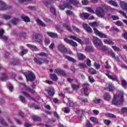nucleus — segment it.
I'll return each instance as SVG.
<instances>
[{
	"mask_svg": "<svg viewBox=\"0 0 127 127\" xmlns=\"http://www.w3.org/2000/svg\"><path fill=\"white\" fill-rule=\"evenodd\" d=\"M124 95L125 93L123 92L119 91L118 94L114 95V99L112 101V104L116 106L122 105L124 103Z\"/></svg>",
	"mask_w": 127,
	"mask_h": 127,
	"instance_id": "obj_1",
	"label": "nucleus"
},
{
	"mask_svg": "<svg viewBox=\"0 0 127 127\" xmlns=\"http://www.w3.org/2000/svg\"><path fill=\"white\" fill-rule=\"evenodd\" d=\"M71 3L75 6H81L80 2L77 0H67L66 3H64V5L60 6V8L62 10H64L65 7H67V8H69V9H71V8H72V6L71 5Z\"/></svg>",
	"mask_w": 127,
	"mask_h": 127,
	"instance_id": "obj_2",
	"label": "nucleus"
},
{
	"mask_svg": "<svg viewBox=\"0 0 127 127\" xmlns=\"http://www.w3.org/2000/svg\"><path fill=\"white\" fill-rule=\"evenodd\" d=\"M93 43L96 48L103 45V42H102L100 39L96 36L93 37Z\"/></svg>",
	"mask_w": 127,
	"mask_h": 127,
	"instance_id": "obj_3",
	"label": "nucleus"
},
{
	"mask_svg": "<svg viewBox=\"0 0 127 127\" xmlns=\"http://www.w3.org/2000/svg\"><path fill=\"white\" fill-rule=\"evenodd\" d=\"M95 13L98 15V16H100V17H104V16H105V11H104V9L101 7L96 8Z\"/></svg>",
	"mask_w": 127,
	"mask_h": 127,
	"instance_id": "obj_4",
	"label": "nucleus"
},
{
	"mask_svg": "<svg viewBox=\"0 0 127 127\" xmlns=\"http://www.w3.org/2000/svg\"><path fill=\"white\" fill-rule=\"evenodd\" d=\"M33 40H35L36 42H39V43H41V42H42L43 40V37H42V35L40 34L33 35Z\"/></svg>",
	"mask_w": 127,
	"mask_h": 127,
	"instance_id": "obj_5",
	"label": "nucleus"
},
{
	"mask_svg": "<svg viewBox=\"0 0 127 127\" xmlns=\"http://www.w3.org/2000/svg\"><path fill=\"white\" fill-rule=\"evenodd\" d=\"M93 30L95 34H96V35H98V36L100 37V38H107V37H108V36H107V35H106L105 33H103L100 32L96 28H93Z\"/></svg>",
	"mask_w": 127,
	"mask_h": 127,
	"instance_id": "obj_6",
	"label": "nucleus"
},
{
	"mask_svg": "<svg viewBox=\"0 0 127 127\" xmlns=\"http://www.w3.org/2000/svg\"><path fill=\"white\" fill-rule=\"evenodd\" d=\"M83 88L82 89V92L85 95V96H89V93H88V90H89V87L90 85L88 83H84L83 85Z\"/></svg>",
	"mask_w": 127,
	"mask_h": 127,
	"instance_id": "obj_7",
	"label": "nucleus"
},
{
	"mask_svg": "<svg viewBox=\"0 0 127 127\" xmlns=\"http://www.w3.org/2000/svg\"><path fill=\"white\" fill-rule=\"evenodd\" d=\"M25 76L27 81H32V72L31 71H28L27 72H23Z\"/></svg>",
	"mask_w": 127,
	"mask_h": 127,
	"instance_id": "obj_8",
	"label": "nucleus"
},
{
	"mask_svg": "<svg viewBox=\"0 0 127 127\" xmlns=\"http://www.w3.org/2000/svg\"><path fill=\"white\" fill-rule=\"evenodd\" d=\"M69 38L70 39H72V40H75V41H77V42H78V43H80V44H81V45H83L84 44V42L82 41V40L79 39L78 37L70 35L68 36Z\"/></svg>",
	"mask_w": 127,
	"mask_h": 127,
	"instance_id": "obj_9",
	"label": "nucleus"
},
{
	"mask_svg": "<svg viewBox=\"0 0 127 127\" xmlns=\"http://www.w3.org/2000/svg\"><path fill=\"white\" fill-rule=\"evenodd\" d=\"M9 9V6L6 5L4 2L0 0V10H6Z\"/></svg>",
	"mask_w": 127,
	"mask_h": 127,
	"instance_id": "obj_10",
	"label": "nucleus"
},
{
	"mask_svg": "<svg viewBox=\"0 0 127 127\" xmlns=\"http://www.w3.org/2000/svg\"><path fill=\"white\" fill-rule=\"evenodd\" d=\"M58 50L61 51V52H63V53H66L68 52V50L65 47V46H64V45L63 44L59 45L58 46Z\"/></svg>",
	"mask_w": 127,
	"mask_h": 127,
	"instance_id": "obj_11",
	"label": "nucleus"
},
{
	"mask_svg": "<svg viewBox=\"0 0 127 127\" xmlns=\"http://www.w3.org/2000/svg\"><path fill=\"white\" fill-rule=\"evenodd\" d=\"M64 41L65 42H66V43H68V44L71 45V46H73V47H77V46H78L77 43L74 42V41L72 40H69L67 38H65L64 39Z\"/></svg>",
	"mask_w": 127,
	"mask_h": 127,
	"instance_id": "obj_12",
	"label": "nucleus"
},
{
	"mask_svg": "<svg viewBox=\"0 0 127 127\" xmlns=\"http://www.w3.org/2000/svg\"><path fill=\"white\" fill-rule=\"evenodd\" d=\"M106 87L107 89H108L110 92H113L114 90H115V87L114 86V84L112 82H108L106 83Z\"/></svg>",
	"mask_w": 127,
	"mask_h": 127,
	"instance_id": "obj_13",
	"label": "nucleus"
},
{
	"mask_svg": "<svg viewBox=\"0 0 127 127\" xmlns=\"http://www.w3.org/2000/svg\"><path fill=\"white\" fill-rule=\"evenodd\" d=\"M83 27H84V29L87 31V32H88V33H92L93 32V30H92V28L89 25L83 23Z\"/></svg>",
	"mask_w": 127,
	"mask_h": 127,
	"instance_id": "obj_14",
	"label": "nucleus"
},
{
	"mask_svg": "<svg viewBox=\"0 0 127 127\" xmlns=\"http://www.w3.org/2000/svg\"><path fill=\"white\" fill-rule=\"evenodd\" d=\"M47 91L49 96H54V94H55V90H54V87H49Z\"/></svg>",
	"mask_w": 127,
	"mask_h": 127,
	"instance_id": "obj_15",
	"label": "nucleus"
},
{
	"mask_svg": "<svg viewBox=\"0 0 127 127\" xmlns=\"http://www.w3.org/2000/svg\"><path fill=\"white\" fill-rule=\"evenodd\" d=\"M106 76L111 80L113 81H116V82H119V79H118V76L116 75H111L109 73H106Z\"/></svg>",
	"mask_w": 127,
	"mask_h": 127,
	"instance_id": "obj_16",
	"label": "nucleus"
},
{
	"mask_svg": "<svg viewBox=\"0 0 127 127\" xmlns=\"http://www.w3.org/2000/svg\"><path fill=\"white\" fill-rule=\"evenodd\" d=\"M35 78H36L35 74H34V73H32L33 89H34V88H36V85H37V80L35 79Z\"/></svg>",
	"mask_w": 127,
	"mask_h": 127,
	"instance_id": "obj_17",
	"label": "nucleus"
},
{
	"mask_svg": "<svg viewBox=\"0 0 127 127\" xmlns=\"http://www.w3.org/2000/svg\"><path fill=\"white\" fill-rule=\"evenodd\" d=\"M47 34L48 35V36H50V37H51L52 38H57V37H58V35H57V33L52 32H47Z\"/></svg>",
	"mask_w": 127,
	"mask_h": 127,
	"instance_id": "obj_18",
	"label": "nucleus"
},
{
	"mask_svg": "<svg viewBox=\"0 0 127 127\" xmlns=\"http://www.w3.org/2000/svg\"><path fill=\"white\" fill-rule=\"evenodd\" d=\"M89 16H90V14L88 13H80V18L81 19H88Z\"/></svg>",
	"mask_w": 127,
	"mask_h": 127,
	"instance_id": "obj_19",
	"label": "nucleus"
},
{
	"mask_svg": "<svg viewBox=\"0 0 127 127\" xmlns=\"http://www.w3.org/2000/svg\"><path fill=\"white\" fill-rule=\"evenodd\" d=\"M19 86L21 87V88H23L24 90H27V91L31 92V88H29V87L27 86L26 85H25V83H20Z\"/></svg>",
	"mask_w": 127,
	"mask_h": 127,
	"instance_id": "obj_20",
	"label": "nucleus"
},
{
	"mask_svg": "<svg viewBox=\"0 0 127 127\" xmlns=\"http://www.w3.org/2000/svg\"><path fill=\"white\" fill-rule=\"evenodd\" d=\"M3 33H4V31L3 30H0V37L2 40L6 41L7 40V37L3 36Z\"/></svg>",
	"mask_w": 127,
	"mask_h": 127,
	"instance_id": "obj_21",
	"label": "nucleus"
},
{
	"mask_svg": "<svg viewBox=\"0 0 127 127\" xmlns=\"http://www.w3.org/2000/svg\"><path fill=\"white\" fill-rule=\"evenodd\" d=\"M34 61L36 63H37V64H38L39 65H41V64L44 63V60L41 58L34 59Z\"/></svg>",
	"mask_w": 127,
	"mask_h": 127,
	"instance_id": "obj_22",
	"label": "nucleus"
},
{
	"mask_svg": "<svg viewBox=\"0 0 127 127\" xmlns=\"http://www.w3.org/2000/svg\"><path fill=\"white\" fill-rule=\"evenodd\" d=\"M55 72L57 74H61V75H63V76H65V75H66L65 71H64V70H61L60 68L56 69Z\"/></svg>",
	"mask_w": 127,
	"mask_h": 127,
	"instance_id": "obj_23",
	"label": "nucleus"
},
{
	"mask_svg": "<svg viewBox=\"0 0 127 127\" xmlns=\"http://www.w3.org/2000/svg\"><path fill=\"white\" fill-rule=\"evenodd\" d=\"M107 2L114 5V6H116V7L118 6V3L116 2L115 0H105Z\"/></svg>",
	"mask_w": 127,
	"mask_h": 127,
	"instance_id": "obj_24",
	"label": "nucleus"
},
{
	"mask_svg": "<svg viewBox=\"0 0 127 127\" xmlns=\"http://www.w3.org/2000/svg\"><path fill=\"white\" fill-rule=\"evenodd\" d=\"M21 18H22V19H23L25 22H29L30 21V19H29V17L24 15H22L21 16Z\"/></svg>",
	"mask_w": 127,
	"mask_h": 127,
	"instance_id": "obj_25",
	"label": "nucleus"
},
{
	"mask_svg": "<svg viewBox=\"0 0 127 127\" xmlns=\"http://www.w3.org/2000/svg\"><path fill=\"white\" fill-rule=\"evenodd\" d=\"M7 79H8L7 75H6V74H5V73H2L1 74V76L0 78V80L1 81L3 82L4 81H6V80H7Z\"/></svg>",
	"mask_w": 127,
	"mask_h": 127,
	"instance_id": "obj_26",
	"label": "nucleus"
},
{
	"mask_svg": "<svg viewBox=\"0 0 127 127\" xmlns=\"http://www.w3.org/2000/svg\"><path fill=\"white\" fill-rule=\"evenodd\" d=\"M56 28L58 32L61 33V32H63L64 31V28L61 27V26L59 25H56Z\"/></svg>",
	"mask_w": 127,
	"mask_h": 127,
	"instance_id": "obj_27",
	"label": "nucleus"
},
{
	"mask_svg": "<svg viewBox=\"0 0 127 127\" xmlns=\"http://www.w3.org/2000/svg\"><path fill=\"white\" fill-rule=\"evenodd\" d=\"M120 5L123 9H127V3L125 1H121L120 2Z\"/></svg>",
	"mask_w": 127,
	"mask_h": 127,
	"instance_id": "obj_28",
	"label": "nucleus"
},
{
	"mask_svg": "<svg viewBox=\"0 0 127 127\" xmlns=\"http://www.w3.org/2000/svg\"><path fill=\"white\" fill-rule=\"evenodd\" d=\"M36 21L38 24H39V25H40V26H43V27L46 26V25L45 24V23H44V22L41 21V20H40V19H37Z\"/></svg>",
	"mask_w": 127,
	"mask_h": 127,
	"instance_id": "obj_29",
	"label": "nucleus"
},
{
	"mask_svg": "<svg viewBox=\"0 0 127 127\" xmlns=\"http://www.w3.org/2000/svg\"><path fill=\"white\" fill-rule=\"evenodd\" d=\"M32 119L35 122H40L41 118L36 115H33Z\"/></svg>",
	"mask_w": 127,
	"mask_h": 127,
	"instance_id": "obj_30",
	"label": "nucleus"
},
{
	"mask_svg": "<svg viewBox=\"0 0 127 127\" xmlns=\"http://www.w3.org/2000/svg\"><path fill=\"white\" fill-rule=\"evenodd\" d=\"M104 98L105 101H110L111 100V95L109 93H105Z\"/></svg>",
	"mask_w": 127,
	"mask_h": 127,
	"instance_id": "obj_31",
	"label": "nucleus"
},
{
	"mask_svg": "<svg viewBox=\"0 0 127 127\" xmlns=\"http://www.w3.org/2000/svg\"><path fill=\"white\" fill-rule=\"evenodd\" d=\"M77 57L79 60H83L85 58V55L81 53H77Z\"/></svg>",
	"mask_w": 127,
	"mask_h": 127,
	"instance_id": "obj_32",
	"label": "nucleus"
},
{
	"mask_svg": "<svg viewBox=\"0 0 127 127\" xmlns=\"http://www.w3.org/2000/svg\"><path fill=\"white\" fill-rule=\"evenodd\" d=\"M65 59H67L68 61H70V62H72V63H75L76 62V60L75 59H73L72 57L69 56H65Z\"/></svg>",
	"mask_w": 127,
	"mask_h": 127,
	"instance_id": "obj_33",
	"label": "nucleus"
},
{
	"mask_svg": "<svg viewBox=\"0 0 127 127\" xmlns=\"http://www.w3.org/2000/svg\"><path fill=\"white\" fill-rule=\"evenodd\" d=\"M78 84V85H76V84H71V87H72L73 90L77 91V90L78 89H79V88L80 87V84H79V82Z\"/></svg>",
	"mask_w": 127,
	"mask_h": 127,
	"instance_id": "obj_34",
	"label": "nucleus"
},
{
	"mask_svg": "<svg viewBox=\"0 0 127 127\" xmlns=\"http://www.w3.org/2000/svg\"><path fill=\"white\" fill-rule=\"evenodd\" d=\"M63 27H64V28H66V29H67V30H68V31H72V29H71V27H70V26L68 25L67 24H63Z\"/></svg>",
	"mask_w": 127,
	"mask_h": 127,
	"instance_id": "obj_35",
	"label": "nucleus"
},
{
	"mask_svg": "<svg viewBox=\"0 0 127 127\" xmlns=\"http://www.w3.org/2000/svg\"><path fill=\"white\" fill-rule=\"evenodd\" d=\"M106 117H108L109 118H112L113 119H117V117H116L115 115H114V114L111 113H106L105 114Z\"/></svg>",
	"mask_w": 127,
	"mask_h": 127,
	"instance_id": "obj_36",
	"label": "nucleus"
},
{
	"mask_svg": "<svg viewBox=\"0 0 127 127\" xmlns=\"http://www.w3.org/2000/svg\"><path fill=\"white\" fill-rule=\"evenodd\" d=\"M21 93L22 94H23V95H24V96H25V97H26V98H27L28 99H29L30 100H32V98L30 96V95L29 94H27V93H26V92L22 91V92H21Z\"/></svg>",
	"mask_w": 127,
	"mask_h": 127,
	"instance_id": "obj_37",
	"label": "nucleus"
},
{
	"mask_svg": "<svg viewBox=\"0 0 127 127\" xmlns=\"http://www.w3.org/2000/svg\"><path fill=\"white\" fill-rule=\"evenodd\" d=\"M12 64L14 65H18L19 64V60L18 59H15L13 61H12Z\"/></svg>",
	"mask_w": 127,
	"mask_h": 127,
	"instance_id": "obj_38",
	"label": "nucleus"
},
{
	"mask_svg": "<svg viewBox=\"0 0 127 127\" xmlns=\"http://www.w3.org/2000/svg\"><path fill=\"white\" fill-rule=\"evenodd\" d=\"M90 121L92 122V123H94V124H98L99 123V121H98V119L95 117H91L90 118Z\"/></svg>",
	"mask_w": 127,
	"mask_h": 127,
	"instance_id": "obj_39",
	"label": "nucleus"
},
{
	"mask_svg": "<svg viewBox=\"0 0 127 127\" xmlns=\"http://www.w3.org/2000/svg\"><path fill=\"white\" fill-rule=\"evenodd\" d=\"M78 67H79V68H88V67L87 66V65H86V64H84V63H80L78 64Z\"/></svg>",
	"mask_w": 127,
	"mask_h": 127,
	"instance_id": "obj_40",
	"label": "nucleus"
},
{
	"mask_svg": "<svg viewBox=\"0 0 127 127\" xmlns=\"http://www.w3.org/2000/svg\"><path fill=\"white\" fill-rule=\"evenodd\" d=\"M89 25L91 26V27H95L96 26H98L99 25V23H98L96 21L89 23Z\"/></svg>",
	"mask_w": 127,
	"mask_h": 127,
	"instance_id": "obj_41",
	"label": "nucleus"
},
{
	"mask_svg": "<svg viewBox=\"0 0 127 127\" xmlns=\"http://www.w3.org/2000/svg\"><path fill=\"white\" fill-rule=\"evenodd\" d=\"M0 124L4 127H7V123L5 122L2 118H0Z\"/></svg>",
	"mask_w": 127,
	"mask_h": 127,
	"instance_id": "obj_42",
	"label": "nucleus"
},
{
	"mask_svg": "<svg viewBox=\"0 0 127 127\" xmlns=\"http://www.w3.org/2000/svg\"><path fill=\"white\" fill-rule=\"evenodd\" d=\"M19 99L20 101V102H21L23 103H25L26 102V100H25V98H24V97H23L22 95H20L19 96Z\"/></svg>",
	"mask_w": 127,
	"mask_h": 127,
	"instance_id": "obj_43",
	"label": "nucleus"
},
{
	"mask_svg": "<svg viewBox=\"0 0 127 127\" xmlns=\"http://www.w3.org/2000/svg\"><path fill=\"white\" fill-rule=\"evenodd\" d=\"M88 71H89V73H90V74H91V75H94L96 74V73H97V71H96V70H95L93 68L89 69Z\"/></svg>",
	"mask_w": 127,
	"mask_h": 127,
	"instance_id": "obj_44",
	"label": "nucleus"
},
{
	"mask_svg": "<svg viewBox=\"0 0 127 127\" xmlns=\"http://www.w3.org/2000/svg\"><path fill=\"white\" fill-rule=\"evenodd\" d=\"M72 29L75 32H77V33H80V32H81V30L75 26H72Z\"/></svg>",
	"mask_w": 127,
	"mask_h": 127,
	"instance_id": "obj_45",
	"label": "nucleus"
},
{
	"mask_svg": "<svg viewBox=\"0 0 127 127\" xmlns=\"http://www.w3.org/2000/svg\"><path fill=\"white\" fill-rule=\"evenodd\" d=\"M50 78H51V79H53V80H57V79H58L57 75L54 74H50Z\"/></svg>",
	"mask_w": 127,
	"mask_h": 127,
	"instance_id": "obj_46",
	"label": "nucleus"
},
{
	"mask_svg": "<svg viewBox=\"0 0 127 127\" xmlns=\"http://www.w3.org/2000/svg\"><path fill=\"white\" fill-rule=\"evenodd\" d=\"M18 21V18H15L11 21V23H12L13 25H16L17 22Z\"/></svg>",
	"mask_w": 127,
	"mask_h": 127,
	"instance_id": "obj_47",
	"label": "nucleus"
},
{
	"mask_svg": "<svg viewBox=\"0 0 127 127\" xmlns=\"http://www.w3.org/2000/svg\"><path fill=\"white\" fill-rule=\"evenodd\" d=\"M67 81L69 83H71L72 82H75V83H77V84L79 83V81H78V80L77 79H72L71 78H67Z\"/></svg>",
	"mask_w": 127,
	"mask_h": 127,
	"instance_id": "obj_48",
	"label": "nucleus"
},
{
	"mask_svg": "<svg viewBox=\"0 0 127 127\" xmlns=\"http://www.w3.org/2000/svg\"><path fill=\"white\" fill-rule=\"evenodd\" d=\"M93 103H94V104H100V103H101V99L98 98H96L93 100Z\"/></svg>",
	"mask_w": 127,
	"mask_h": 127,
	"instance_id": "obj_49",
	"label": "nucleus"
},
{
	"mask_svg": "<svg viewBox=\"0 0 127 127\" xmlns=\"http://www.w3.org/2000/svg\"><path fill=\"white\" fill-rule=\"evenodd\" d=\"M127 81H126L125 79L122 80V87H123L124 88H126V87H127Z\"/></svg>",
	"mask_w": 127,
	"mask_h": 127,
	"instance_id": "obj_50",
	"label": "nucleus"
},
{
	"mask_svg": "<svg viewBox=\"0 0 127 127\" xmlns=\"http://www.w3.org/2000/svg\"><path fill=\"white\" fill-rule=\"evenodd\" d=\"M85 9H86L87 11H89L91 13H95V11H94V10H93V9L90 7H87L85 8Z\"/></svg>",
	"mask_w": 127,
	"mask_h": 127,
	"instance_id": "obj_51",
	"label": "nucleus"
},
{
	"mask_svg": "<svg viewBox=\"0 0 127 127\" xmlns=\"http://www.w3.org/2000/svg\"><path fill=\"white\" fill-rule=\"evenodd\" d=\"M2 18H3V19H5V20H7V19H9V18H10V16L7 15H3L2 16Z\"/></svg>",
	"mask_w": 127,
	"mask_h": 127,
	"instance_id": "obj_52",
	"label": "nucleus"
},
{
	"mask_svg": "<svg viewBox=\"0 0 127 127\" xmlns=\"http://www.w3.org/2000/svg\"><path fill=\"white\" fill-rule=\"evenodd\" d=\"M94 66L95 67L96 69H100V68H101V64L97 63H94Z\"/></svg>",
	"mask_w": 127,
	"mask_h": 127,
	"instance_id": "obj_53",
	"label": "nucleus"
},
{
	"mask_svg": "<svg viewBox=\"0 0 127 127\" xmlns=\"http://www.w3.org/2000/svg\"><path fill=\"white\" fill-rule=\"evenodd\" d=\"M118 12L119 13H121V14H122L123 15V16H124V17H125L126 18H127V14L125 13V12L124 11H118Z\"/></svg>",
	"mask_w": 127,
	"mask_h": 127,
	"instance_id": "obj_54",
	"label": "nucleus"
},
{
	"mask_svg": "<svg viewBox=\"0 0 127 127\" xmlns=\"http://www.w3.org/2000/svg\"><path fill=\"white\" fill-rule=\"evenodd\" d=\"M83 5H88L89 4V1L88 0H83L81 1Z\"/></svg>",
	"mask_w": 127,
	"mask_h": 127,
	"instance_id": "obj_55",
	"label": "nucleus"
},
{
	"mask_svg": "<svg viewBox=\"0 0 127 127\" xmlns=\"http://www.w3.org/2000/svg\"><path fill=\"white\" fill-rule=\"evenodd\" d=\"M50 10L52 13H53V14H55L56 12V10L55 9V8L53 6L51 7Z\"/></svg>",
	"mask_w": 127,
	"mask_h": 127,
	"instance_id": "obj_56",
	"label": "nucleus"
},
{
	"mask_svg": "<svg viewBox=\"0 0 127 127\" xmlns=\"http://www.w3.org/2000/svg\"><path fill=\"white\" fill-rule=\"evenodd\" d=\"M38 55H39V56H45V57H47L48 56V55H47L45 53H40L38 54Z\"/></svg>",
	"mask_w": 127,
	"mask_h": 127,
	"instance_id": "obj_57",
	"label": "nucleus"
},
{
	"mask_svg": "<svg viewBox=\"0 0 127 127\" xmlns=\"http://www.w3.org/2000/svg\"><path fill=\"white\" fill-rule=\"evenodd\" d=\"M104 123L105 124V125H107V126H109V125L111 124V121L109 120H104Z\"/></svg>",
	"mask_w": 127,
	"mask_h": 127,
	"instance_id": "obj_58",
	"label": "nucleus"
},
{
	"mask_svg": "<svg viewBox=\"0 0 127 127\" xmlns=\"http://www.w3.org/2000/svg\"><path fill=\"white\" fill-rule=\"evenodd\" d=\"M111 18H112L113 20H118L119 17L117 15H112L111 16Z\"/></svg>",
	"mask_w": 127,
	"mask_h": 127,
	"instance_id": "obj_59",
	"label": "nucleus"
},
{
	"mask_svg": "<svg viewBox=\"0 0 127 127\" xmlns=\"http://www.w3.org/2000/svg\"><path fill=\"white\" fill-rule=\"evenodd\" d=\"M116 25H118V26H123V22H121V21H117L116 22Z\"/></svg>",
	"mask_w": 127,
	"mask_h": 127,
	"instance_id": "obj_60",
	"label": "nucleus"
},
{
	"mask_svg": "<svg viewBox=\"0 0 127 127\" xmlns=\"http://www.w3.org/2000/svg\"><path fill=\"white\" fill-rule=\"evenodd\" d=\"M105 64H106V65H105L106 69H110V68H111V65L109 64V62L108 61L106 62Z\"/></svg>",
	"mask_w": 127,
	"mask_h": 127,
	"instance_id": "obj_61",
	"label": "nucleus"
},
{
	"mask_svg": "<svg viewBox=\"0 0 127 127\" xmlns=\"http://www.w3.org/2000/svg\"><path fill=\"white\" fill-rule=\"evenodd\" d=\"M44 41L45 44H46L47 45H49V44H50L51 41L50 40H49V39H46Z\"/></svg>",
	"mask_w": 127,
	"mask_h": 127,
	"instance_id": "obj_62",
	"label": "nucleus"
},
{
	"mask_svg": "<svg viewBox=\"0 0 127 127\" xmlns=\"http://www.w3.org/2000/svg\"><path fill=\"white\" fill-rule=\"evenodd\" d=\"M28 52V50L27 49H23V50L21 52V54L22 55H24V54H26Z\"/></svg>",
	"mask_w": 127,
	"mask_h": 127,
	"instance_id": "obj_63",
	"label": "nucleus"
},
{
	"mask_svg": "<svg viewBox=\"0 0 127 127\" xmlns=\"http://www.w3.org/2000/svg\"><path fill=\"white\" fill-rule=\"evenodd\" d=\"M121 112H122V113H127V107H123L121 109Z\"/></svg>",
	"mask_w": 127,
	"mask_h": 127,
	"instance_id": "obj_64",
	"label": "nucleus"
}]
</instances>
